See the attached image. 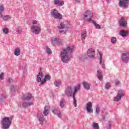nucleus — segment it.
I'll list each match as a JSON object with an SVG mask.
<instances>
[{
	"label": "nucleus",
	"instance_id": "5",
	"mask_svg": "<svg viewBox=\"0 0 129 129\" xmlns=\"http://www.w3.org/2000/svg\"><path fill=\"white\" fill-rule=\"evenodd\" d=\"M129 4V0H120L119 2V6L123 9L127 8Z\"/></svg>",
	"mask_w": 129,
	"mask_h": 129
},
{
	"label": "nucleus",
	"instance_id": "27",
	"mask_svg": "<svg viewBox=\"0 0 129 129\" xmlns=\"http://www.w3.org/2000/svg\"><path fill=\"white\" fill-rule=\"evenodd\" d=\"M54 85L56 87H59L61 85V82L59 80H56L54 82Z\"/></svg>",
	"mask_w": 129,
	"mask_h": 129
},
{
	"label": "nucleus",
	"instance_id": "42",
	"mask_svg": "<svg viewBox=\"0 0 129 129\" xmlns=\"http://www.w3.org/2000/svg\"><path fill=\"white\" fill-rule=\"evenodd\" d=\"M46 52H47V54H51L52 51L48 47H46Z\"/></svg>",
	"mask_w": 129,
	"mask_h": 129
},
{
	"label": "nucleus",
	"instance_id": "2",
	"mask_svg": "<svg viewBox=\"0 0 129 129\" xmlns=\"http://www.w3.org/2000/svg\"><path fill=\"white\" fill-rule=\"evenodd\" d=\"M12 117H5L1 121V123L3 126V129H8L11 126L12 123Z\"/></svg>",
	"mask_w": 129,
	"mask_h": 129
},
{
	"label": "nucleus",
	"instance_id": "1",
	"mask_svg": "<svg viewBox=\"0 0 129 129\" xmlns=\"http://www.w3.org/2000/svg\"><path fill=\"white\" fill-rule=\"evenodd\" d=\"M73 51V47L68 46L67 48L63 49L60 53V57L61 58V61L63 63H68L70 61V53Z\"/></svg>",
	"mask_w": 129,
	"mask_h": 129
},
{
	"label": "nucleus",
	"instance_id": "22",
	"mask_svg": "<svg viewBox=\"0 0 129 129\" xmlns=\"http://www.w3.org/2000/svg\"><path fill=\"white\" fill-rule=\"evenodd\" d=\"M1 18L3 20V21H8V20H10L11 19V17H10V16L9 15H2V14L0 15Z\"/></svg>",
	"mask_w": 129,
	"mask_h": 129
},
{
	"label": "nucleus",
	"instance_id": "49",
	"mask_svg": "<svg viewBox=\"0 0 129 129\" xmlns=\"http://www.w3.org/2000/svg\"><path fill=\"white\" fill-rule=\"evenodd\" d=\"M4 98H6V97H5V96L2 97L1 98V100H3V99H4Z\"/></svg>",
	"mask_w": 129,
	"mask_h": 129
},
{
	"label": "nucleus",
	"instance_id": "12",
	"mask_svg": "<svg viewBox=\"0 0 129 129\" xmlns=\"http://www.w3.org/2000/svg\"><path fill=\"white\" fill-rule=\"evenodd\" d=\"M37 118H38L40 124H44V122H45V118H44V115H43L42 113L39 112L38 113Z\"/></svg>",
	"mask_w": 129,
	"mask_h": 129
},
{
	"label": "nucleus",
	"instance_id": "19",
	"mask_svg": "<svg viewBox=\"0 0 129 129\" xmlns=\"http://www.w3.org/2000/svg\"><path fill=\"white\" fill-rule=\"evenodd\" d=\"M49 111H50V107L48 106H45L44 109L43 114L44 115H48L49 113Z\"/></svg>",
	"mask_w": 129,
	"mask_h": 129
},
{
	"label": "nucleus",
	"instance_id": "52",
	"mask_svg": "<svg viewBox=\"0 0 129 129\" xmlns=\"http://www.w3.org/2000/svg\"><path fill=\"white\" fill-rule=\"evenodd\" d=\"M106 1H108H108H109V0H106Z\"/></svg>",
	"mask_w": 129,
	"mask_h": 129
},
{
	"label": "nucleus",
	"instance_id": "13",
	"mask_svg": "<svg viewBox=\"0 0 129 129\" xmlns=\"http://www.w3.org/2000/svg\"><path fill=\"white\" fill-rule=\"evenodd\" d=\"M128 53L127 52H124L122 53L121 59L123 62H125V63H126L127 61H128Z\"/></svg>",
	"mask_w": 129,
	"mask_h": 129
},
{
	"label": "nucleus",
	"instance_id": "17",
	"mask_svg": "<svg viewBox=\"0 0 129 129\" xmlns=\"http://www.w3.org/2000/svg\"><path fill=\"white\" fill-rule=\"evenodd\" d=\"M50 79L51 77L49 75H45L44 80L41 81V84H44L45 82H47V81L50 80Z\"/></svg>",
	"mask_w": 129,
	"mask_h": 129
},
{
	"label": "nucleus",
	"instance_id": "7",
	"mask_svg": "<svg viewBox=\"0 0 129 129\" xmlns=\"http://www.w3.org/2000/svg\"><path fill=\"white\" fill-rule=\"evenodd\" d=\"M31 32H32L33 34L38 35V34H40L41 32V28H40V27L39 26L33 25L31 26Z\"/></svg>",
	"mask_w": 129,
	"mask_h": 129
},
{
	"label": "nucleus",
	"instance_id": "24",
	"mask_svg": "<svg viewBox=\"0 0 129 129\" xmlns=\"http://www.w3.org/2000/svg\"><path fill=\"white\" fill-rule=\"evenodd\" d=\"M120 35L122 36V37H125V36L127 35V32L124 30H121L120 32Z\"/></svg>",
	"mask_w": 129,
	"mask_h": 129
},
{
	"label": "nucleus",
	"instance_id": "41",
	"mask_svg": "<svg viewBox=\"0 0 129 129\" xmlns=\"http://www.w3.org/2000/svg\"><path fill=\"white\" fill-rule=\"evenodd\" d=\"M110 88V83H108L107 84H106L105 85V88L106 89H108V88Z\"/></svg>",
	"mask_w": 129,
	"mask_h": 129
},
{
	"label": "nucleus",
	"instance_id": "11",
	"mask_svg": "<svg viewBox=\"0 0 129 129\" xmlns=\"http://www.w3.org/2000/svg\"><path fill=\"white\" fill-rule=\"evenodd\" d=\"M66 94L67 96H75V94L72 92V88L68 87L66 91Z\"/></svg>",
	"mask_w": 129,
	"mask_h": 129
},
{
	"label": "nucleus",
	"instance_id": "21",
	"mask_svg": "<svg viewBox=\"0 0 129 129\" xmlns=\"http://www.w3.org/2000/svg\"><path fill=\"white\" fill-rule=\"evenodd\" d=\"M83 85L84 88L87 90H89V89H90V85L87 82H84L83 83Z\"/></svg>",
	"mask_w": 129,
	"mask_h": 129
},
{
	"label": "nucleus",
	"instance_id": "32",
	"mask_svg": "<svg viewBox=\"0 0 129 129\" xmlns=\"http://www.w3.org/2000/svg\"><path fill=\"white\" fill-rule=\"evenodd\" d=\"M95 113L98 114L100 113V107L99 106H97L95 109Z\"/></svg>",
	"mask_w": 129,
	"mask_h": 129
},
{
	"label": "nucleus",
	"instance_id": "23",
	"mask_svg": "<svg viewBox=\"0 0 129 129\" xmlns=\"http://www.w3.org/2000/svg\"><path fill=\"white\" fill-rule=\"evenodd\" d=\"M14 54L15 56H20L21 55V51H20V48L17 47L16 48L14 51Z\"/></svg>",
	"mask_w": 129,
	"mask_h": 129
},
{
	"label": "nucleus",
	"instance_id": "8",
	"mask_svg": "<svg viewBox=\"0 0 129 129\" xmlns=\"http://www.w3.org/2000/svg\"><path fill=\"white\" fill-rule=\"evenodd\" d=\"M58 29H66V31L64 30H59L60 33H66L68 30H69V27H67L66 25L64 24V22H61L59 26H57Z\"/></svg>",
	"mask_w": 129,
	"mask_h": 129
},
{
	"label": "nucleus",
	"instance_id": "14",
	"mask_svg": "<svg viewBox=\"0 0 129 129\" xmlns=\"http://www.w3.org/2000/svg\"><path fill=\"white\" fill-rule=\"evenodd\" d=\"M127 24V21L124 20V17H121V20L120 21V27H125Z\"/></svg>",
	"mask_w": 129,
	"mask_h": 129
},
{
	"label": "nucleus",
	"instance_id": "28",
	"mask_svg": "<svg viewBox=\"0 0 129 129\" xmlns=\"http://www.w3.org/2000/svg\"><path fill=\"white\" fill-rule=\"evenodd\" d=\"M86 36H87V33L86 31H84L81 34V39L85 40V38H86Z\"/></svg>",
	"mask_w": 129,
	"mask_h": 129
},
{
	"label": "nucleus",
	"instance_id": "34",
	"mask_svg": "<svg viewBox=\"0 0 129 129\" xmlns=\"http://www.w3.org/2000/svg\"><path fill=\"white\" fill-rule=\"evenodd\" d=\"M17 32L18 34H21L22 32V27H18L17 30Z\"/></svg>",
	"mask_w": 129,
	"mask_h": 129
},
{
	"label": "nucleus",
	"instance_id": "18",
	"mask_svg": "<svg viewBox=\"0 0 129 129\" xmlns=\"http://www.w3.org/2000/svg\"><path fill=\"white\" fill-rule=\"evenodd\" d=\"M31 105H33V102H29L28 103L27 102H24L20 105L21 107L22 106L23 107H28V106H31Z\"/></svg>",
	"mask_w": 129,
	"mask_h": 129
},
{
	"label": "nucleus",
	"instance_id": "10",
	"mask_svg": "<svg viewBox=\"0 0 129 129\" xmlns=\"http://www.w3.org/2000/svg\"><path fill=\"white\" fill-rule=\"evenodd\" d=\"M87 55L88 57L93 59V58H95L94 56L95 55V51H94V49L92 48H90L88 50Z\"/></svg>",
	"mask_w": 129,
	"mask_h": 129
},
{
	"label": "nucleus",
	"instance_id": "45",
	"mask_svg": "<svg viewBox=\"0 0 129 129\" xmlns=\"http://www.w3.org/2000/svg\"><path fill=\"white\" fill-rule=\"evenodd\" d=\"M32 24L33 25H36V24H38V22L36 20H33L32 22Z\"/></svg>",
	"mask_w": 129,
	"mask_h": 129
},
{
	"label": "nucleus",
	"instance_id": "51",
	"mask_svg": "<svg viewBox=\"0 0 129 129\" xmlns=\"http://www.w3.org/2000/svg\"><path fill=\"white\" fill-rule=\"evenodd\" d=\"M103 68H105V66H104V64L103 65V67H102Z\"/></svg>",
	"mask_w": 129,
	"mask_h": 129
},
{
	"label": "nucleus",
	"instance_id": "38",
	"mask_svg": "<svg viewBox=\"0 0 129 129\" xmlns=\"http://www.w3.org/2000/svg\"><path fill=\"white\" fill-rule=\"evenodd\" d=\"M73 99H74V104H75V107H76V106L77 105V104L76 103V102L77 101L76 100V99H75V96H73Z\"/></svg>",
	"mask_w": 129,
	"mask_h": 129
},
{
	"label": "nucleus",
	"instance_id": "16",
	"mask_svg": "<svg viewBox=\"0 0 129 129\" xmlns=\"http://www.w3.org/2000/svg\"><path fill=\"white\" fill-rule=\"evenodd\" d=\"M54 5H57L59 7H61L64 5V1H62L60 0H54Z\"/></svg>",
	"mask_w": 129,
	"mask_h": 129
},
{
	"label": "nucleus",
	"instance_id": "29",
	"mask_svg": "<svg viewBox=\"0 0 129 129\" xmlns=\"http://www.w3.org/2000/svg\"><path fill=\"white\" fill-rule=\"evenodd\" d=\"M93 128L94 129H99V126L98 125V123L93 122L92 124Z\"/></svg>",
	"mask_w": 129,
	"mask_h": 129
},
{
	"label": "nucleus",
	"instance_id": "47",
	"mask_svg": "<svg viewBox=\"0 0 129 129\" xmlns=\"http://www.w3.org/2000/svg\"><path fill=\"white\" fill-rule=\"evenodd\" d=\"M115 84H119V81H115Z\"/></svg>",
	"mask_w": 129,
	"mask_h": 129
},
{
	"label": "nucleus",
	"instance_id": "35",
	"mask_svg": "<svg viewBox=\"0 0 129 129\" xmlns=\"http://www.w3.org/2000/svg\"><path fill=\"white\" fill-rule=\"evenodd\" d=\"M99 52V54L100 55V64H102V54L100 51Z\"/></svg>",
	"mask_w": 129,
	"mask_h": 129
},
{
	"label": "nucleus",
	"instance_id": "9",
	"mask_svg": "<svg viewBox=\"0 0 129 129\" xmlns=\"http://www.w3.org/2000/svg\"><path fill=\"white\" fill-rule=\"evenodd\" d=\"M86 110L88 113H92L93 112V109L92 108V103L91 102L87 103Z\"/></svg>",
	"mask_w": 129,
	"mask_h": 129
},
{
	"label": "nucleus",
	"instance_id": "25",
	"mask_svg": "<svg viewBox=\"0 0 129 129\" xmlns=\"http://www.w3.org/2000/svg\"><path fill=\"white\" fill-rule=\"evenodd\" d=\"M80 84L78 85L77 86L75 87V90L73 92V93L75 94L78 90H80V87H81Z\"/></svg>",
	"mask_w": 129,
	"mask_h": 129
},
{
	"label": "nucleus",
	"instance_id": "3",
	"mask_svg": "<svg viewBox=\"0 0 129 129\" xmlns=\"http://www.w3.org/2000/svg\"><path fill=\"white\" fill-rule=\"evenodd\" d=\"M124 96V92L122 91L121 90H119L118 91V93L116 97H115L114 101L116 102H118L121 100V98Z\"/></svg>",
	"mask_w": 129,
	"mask_h": 129
},
{
	"label": "nucleus",
	"instance_id": "30",
	"mask_svg": "<svg viewBox=\"0 0 129 129\" xmlns=\"http://www.w3.org/2000/svg\"><path fill=\"white\" fill-rule=\"evenodd\" d=\"M12 92H15V91H17L18 90V87L16 85L13 86L11 88Z\"/></svg>",
	"mask_w": 129,
	"mask_h": 129
},
{
	"label": "nucleus",
	"instance_id": "37",
	"mask_svg": "<svg viewBox=\"0 0 129 129\" xmlns=\"http://www.w3.org/2000/svg\"><path fill=\"white\" fill-rule=\"evenodd\" d=\"M64 102H65V100H61L60 101V107H61V108L64 107Z\"/></svg>",
	"mask_w": 129,
	"mask_h": 129
},
{
	"label": "nucleus",
	"instance_id": "46",
	"mask_svg": "<svg viewBox=\"0 0 129 129\" xmlns=\"http://www.w3.org/2000/svg\"><path fill=\"white\" fill-rule=\"evenodd\" d=\"M8 81H9V83H12V82H13V79L10 78L8 80Z\"/></svg>",
	"mask_w": 129,
	"mask_h": 129
},
{
	"label": "nucleus",
	"instance_id": "36",
	"mask_svg": "<svg viewBox=\"0 0 129 129\" xmlns=\"http://www.w3.org/2000/svg\"><path fill=\"white\" fill-rule=\"evenodd\" d=\"M52 112L57 114L58 117H61V114L60 113H57V110H53Z\"/></svg>",
	"mask_w": 129,
	"mask_h": 129
},
{
	"label": "nucleus",
	"instance_id": "40",
	"mask_svg": "<svg viewBox=\"0 0 129 129\" xmlns=\"http://www.w3.org/2000/svg\"><path fill=\"white\" fill-rule=\"evenodd\" d=\"M116 42V38L115 37H112L111 38V43L114 44Z\"/></svg>",
	"mask_w": 129,
	"mask_h": 129
},
{
	"label": "nucleus",
	"instance_id": "48",
	"mask_svg": "<svg viewBox=\"0 0 129 129\" xmlns=\"http://www.w3.org/2000/svg\"><path fill=\"white\" fill-rule=\"evenodd\" d=\"M58 43H62V39H58Z\"/></svg>",
	"mask_w": 129,
	"mask_h": 129
},
{
	"label": "nucleus",
	"instance_id": "31",
	"mask_svg": "<svg viewBox=\"0 0 129 129\" xmlns=\"http://www.w3.org/2000/svg\"><path fill=\"white\" fill-rule=\"evenodd\" d=\"M32 95L31 94H28L26 95V96L25 97L24 99H25V100H30L31 98V97H32Z\"/></svg>",
	"mask_w": 129,
	"mask_h": 129
},
{
	"label": "nucleus",
	"instance_id": "39",
	"mask_svg": "<svg viewBox=\"0 0 129 129\" xmlns=\"http://www.w3.org/2000/svg\"><path fill=\"white\" fill-rule=\"evenodd\" d=\"M3 33H4V34H8V33H9V30H8V28H5L3 29Z\"/></svg>",
	"mask_w": 129,
	"mask_h": 129
},
{
	"label": "nucleus",
	"instance_id": "44",
	"mask_svg": "<svg viewBox=\"0 0 129 129\" xmlns=\"http://www.w3.org/2000/svg\"><path fill=\"white\" fill-rule=\"evenodd\" d=\"M56 42V38L53 37L52 38V43L54 44Z\"/></svg>",
	"mask_w": 129,
	"mask_h": 129
},
{
	"label": "nucleus",
	"instance_id": "26",
	"mask_svg": "<svg viewBox=\"0 0 129 129\" xmlns=\"http://www.w3.org/2000/svg\"><path fill=\"white\" fill-rule=\"evenodd\" d=\"M92 23L94 25L95 27H96V29H98V30L100 29V25H99L98 24L96 23L95 21H92Z\"/></svg>",
	"mask_w": 129,
	"mask_h": 129
},
{
	"label": "nucleus",
	"instance_id": "20",
	"mask_svg": "<svg viewBox=\"0 0 129 129\" xmlns=\"http://www.w3.org/2000/svg\"><path fill=\"white\" fill-rule=\"evenodd\" d=\"M97 72L98 74V79L99 80H100V81H102V79H103L102 73L100 72V70H98Z\"/></svg>",
	"mask_w": 129,
	"mask_h": 129
},
{
	"label": "nucleus",
	"instance_id": "4",
	"mask_svg": "<svg viewBox=\"0 0 129 129\" xmlns=\"http://www.w3.org/2000/svg\"><path fill=\"white\" fill-rule=\"evenodd\" d=\"M92 16H93V14H92V12L91 11H87L84 14V19L85 20H87V21H88V22H90V21H93L91 20Z\"/></svg>",
	"mask_w": 129,
	"mask_h": 129
},
{
	"label": "nucleus",
	"instance_id": "43",
	"mask_svg": "<svg viewBox=\"0 0 129 129\" xmlns=\"http://www.w3.org/2000/svg\"><path fill=\"white\" fill-rule=\"evenodd\" d=\"M5 74H4V73H1L0 74V79H1V80H3L5 77H4Z\"/></svg>",
	"mask_w": 129,
	"mask_h": 129
},
{
	"label": "nucleus",
	"instance_id": "50",
	"mask_svg": "<svg viewBox=\"0 0 129 129\" xmlns=\"http://www.w3.org/2000/svg\"><path fill=\"white\" fill-rule=\"evenodd\" d=\"M75 2H76L77 3H79V2H80V0H75Z\"/></svg>",
	"mask_w": 129,
	"mask_h": 129
},
{
	"label": "nucleus",
	"instance_id": "33",
	"mask_svg": "<svg viewBox=\"0 0 129 129\" xmlns=\"http://www.w3.org/2000/svg\"><path fill=\"white\" fill-rule=\"evenodd\" d=\"M5 11V7H4L3 5H1L0 6V16L3 14V12Z\"/></svg>",
	"mask_w": 129,
	"mask_h": 129
},
{
	"label": "nucleus",
	"instance_id": "6",
	"mask_svg": "<svg viewBox=\"0 0 129 129\" xmlns=\"http://www.w3.org/2000/svg\"><path fill=\"white\" fill-rule=\"evenodd\" d=\"M51 16L54 19H62V16L56 9H53L51 11Z\"/></svg>",
	"mask_w": 129,
	"mask_h": 129
},
{
	"label": "nucleus",
	"instance_id": "15",
	"mask_svg": "<svg viewBox=\"0 0 129 129\" xmlns=\"http://www.w3.org/2000/svg\"><path fill=\"white\" fill-rule=\"evenodd\" d=\"M44 77V75H43V73L42 72H39L38 75H37V81L38 82H42L41 80H42V79Z\"/></svg>",
	"mask_w": 129,
	"mask_h": 129
}]
</instances>
